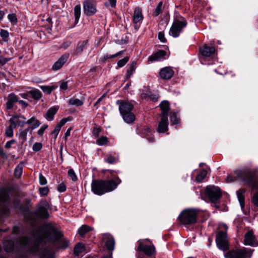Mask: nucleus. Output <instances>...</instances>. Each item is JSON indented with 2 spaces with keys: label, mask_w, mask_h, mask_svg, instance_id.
Listing matches in <instances>:
<instances>
[{
  "label": "nucleus",
  "mask_w": 258,
  "mask_h": 258,
  "mask_svg": "<svg viewBox=\"0 0 258 258\" xmlns=\"http://www.w3.org/2000/svg\"><path fill=\"white\" fill-rule=\"evenodd\" d=\"M68 119L67 118H63L61 119L60 122L57 124V125L59 126L60 128L62 126L64 125V124L67 122Z\"/></svg>",
  "instance_id": "62"
},
{
  "label": "nucleus",
  "mask_w": 258,
  "mask_h": 258,
  "mask_svg": "<svg viewBox=\"0 0 258 258\" xmlns=\"http://www.w3.org/2000/svg\"><path fill=\"white\" fill-rule=\"evenodd\" d=\"M138 243L139 246L137 249V251H143L146 255L149 256H152L155 254L156 249L153 244L150 245L144 244L141 239L138 240Z\"/></svg>",
  "instance_id": "12"
},
{
  "label": "nucleus",
  "mask_w": 258,
  "mask_h": 258,
  "mask_svg": "<svg viewBox=\"0 0 258 258\" xmlns=\"http://www.w3.org/2000/svg\"><path fill=\"white\" fill-rule=\"evenodd\" d=\"M168 117L161 116L160 121L159 122L157 132L159 133H164L168 131Z\"/></svg>",
  "instance_id": "20"
},
{
  "label": "nucleus",
  "mask_w": 258,
  "mask_h": 258,
  "mask_svg": "<svg viewBox=\"0 0 258 258\" xmlns=\"http://www.w3.org/2000/svg\"><path fill=\"white\" fill-rule=\"evenodd\" d=\"M129 57L127 56L124 57L123 58L119 60L117 62V66L118 67L121 68L123 67L128 61Z\"/></svg>",
  "instance_id": "45"
},
{
  "label": "nucleus",
  "mask_w": 258,
  "mask_h": 258,
  "mask_svg": "<svg viewBox=\"0 0 258 258\" xmlns=\"http://www.w3.org/2000/svg\"><path fill=\"white\" fill-rule=\"evenodd\" d=\"M85 250L84 244L79 243L74 248V252L75 255L79 256Z\"/></svg>",
  "instance_id": "31"
},
{
  "label": "nucleus",
  "mask_w": 258,
  "mask_h": 258,
  "mask_svg": "<svg viewBox=\"0 0 258 258\" xmlns=\"http://www.w3.org/2000/svg\"><path fill=\"white\" fill-rule=\"evenodd\" d=\"M216 49L214 47H210L204 45L200 48V52L204 57H208L212 56L215 53Z\"/></svg>",
  "instance_id": "18"
},
{
  "label": "nucleus",
  "mask_w": 258,
  "mask_h": 258,
  "mask_svg": "<svg viewBox=\"0 0 258 258\" xmlns=\"http://www.w3.org/2000/svg\"><path fill=\"white\" fill-rule=\"evenodd\" d=\"M235 176L228 175L226 178L227 182H231L236 179L246 182L248 186L252 189L258 188V171L245 168L242 170L236 169L234 171Z\"/></svg>",
  "instance_id": "2"
},
{
  "label": "nucleus",
  "mask_w": 258,
  "mask_h": 258,
  "mask_svg": "<svg viewBox=\"0 0 258 258\" xmlns=\"http://www.w3.org/2000/svg\"><path fill=\"white\" fill-rule=\"evenodd\" d=\"M88 42L87 40L80 41L79 42L75 51V54L78 55L81 54L86 48L88 44Z\"/></svg>",
  "instance_id": "27"
},
{
  "label": "nucleus",
  "mask_w": 258,
  "mask_h": 258,
  "mask_svg": "<svg viewBox=\"0 0 258 258\" xmlns=\"http://www.w3.org/2000/svg\"><path fill=\"white\" fill-rule=\"evenodd\" d=\"M60 88L62 90H66L68 89V82H62L60 85Z\"/></svg>",
  "instance_id": "60"
},
{
  "label": "nucleus",
  "mask_w": 258,
  "mask_h": 258,
  "mask_svg": "<svg viewBox=\"0 0 258 258\" xmlns=\"http://www.w3.org/2000/svg\"><path fill=\"white\" fill-rule=\"evenodd\" d=\"M245 192V190L243 188L239 189L237 191L236 194L237 198L239 202L240 206L242 208H244V194Z\"/></svg>",
  "instance_id": "28"
},
{
  "label": "nucleus",
  "mask_w": 258,
  "mask_h": 258,
  "mask_svg": "<svg viewBox=\"0 0 258 258\" xmlns=\"http://www.w3.org/2000/svg\"><path fill=\"white\" fill-rule=\"evenodd\" d=\"M102 240L108 250L114 249L115 240L112 235L109 233H104L102 235Z\"/></svg>",
  "instance_id": "15"
},
{
  "label": "nucleus",
  "mask_w": 258,
  "mask_h": 258,
  "mask_svg": "<svg viewBox=\"0 0 258 258\" xmlns=\"http://www.w3.org/2000/svg\"><path fill=\"white\" fill-rule=\"evenodd\" d=\"M244 244L251 246H258V241L252 230L248 231L245 234Z\"/></svg>",
  "instance_id": "14"
},
{
  "label": "nucleus",
  "mask_w": 258,
  "mask_h": 258,
  "mask_svg": "<svg viewBox=\"0 0 258 258\" xmlns=\"http://www.w3.org/2000/svg\"><path fill=\"white\" fill-rule=\"evenodd\" d=\"M112 55H108V54H105L103 56V57L102 58V60L103 61H105L108 58H113V57H112Z\"/></svg>",
  "instance_id": "63"
},
{
  "label": "nucleus",
  "mask_w": 258,
  "mask_h": 258,
  "mask_svg": "<svg viewBox=\"0 0 258 258\" xmlns=\"http://www.w3.org/2000/svg\"><path fill=\"white\" fill-rule=\"evenodd\" d=\"M166 52L164 50H159L154 54H153L148 58L150 61H160L165 58Z\"/></svg>",
  "instance_id": "22"
},
{
  "label": "nucleus",
  "mask_w": 258,
  "mask_h": 258,
  "mask_svg": "<svg viewBox=\"0 0 258 258\" xmlns=\"http://www.w3.org/2000/svg\"><path fill=\"white\" fill-rule=\"evenodd\" d=\"M57 88V86L56 85H52L51 86H41V89L44 92L46 93L47 94H50L52 91L55 90Z\"/></svg>",
  "instance_id": "33"
},
{
  "label": "nucleus",
  "mask_w": 258,
  "mask_h": 258,
  "mask_svg": "<svg viewBox=\"0 0 258 258\" xmlns=\"http://www.w3.org/2000/svg\"><path fill=\"white\" fill-rule=\"evenodd\" d=\"M207 171L206 170H202L197 176L196 180L198 182H201L206 177Z\"/></svg>",
  "instance_id": "39"
},
{
  "label": "nucleus",
  "mask_w": 258,
  "mask_h": 258,
  "mask_svg": "<svg viewBox=\"0 0 258 258\" xmlns=\"http://www.w3.org/2000/svg\"><path fill=\"white\" fill-rule=\"evenodd\" d=\"M42 148V144L40 143H35L33 146V150L36 152L39 151Z\"/></svg>",
  "instance_id": "49"
},
{
  "label": "nucleus",
  "mask_w": 258,
  "mask_h": 258,
  "mask_svg": "<svg viewBox=\"0 0 258 258\" xmlns=\"http://www.w3.org/2000/svg\"><path fill=\"white\" fill-rule=\"evenodd\" d=\"M163 3L162 2H160L156 7L155 11L154 13V15L155 16H158L161 12V9L162 7Z\"/></svg>",
  "instance_id": "47"
},
{
  "label": "nucleus",
  "mask_w": 258,
  "mask_h": 258,
  "mask_svg": "<svg viewBox=\"0 0 258 258\" xmlns=\"http://www.w3.org/2000/svg\"><path fill=\"white\" fill-rule=\"evenodd\" d=\"M205 193L208 196L210 200L212 202H216L221 197V191L220 189L215 186H208L205 189Z\"/></svg>",
  "instance_id": "10"
},
{
  "label": "nucleus",
  "mask_w": 258,
  "mask_h": 258,
  "mask_svg": "<svg viewBox=\"0 0 258 258\" xmlns=\"http://www.w3.org/2000/svg\"><path fill=\"white\" fill-rule=\"evenodd\" d=\"M26 123L28 124H33L32 126V129L36 128L40 125V122L37 119H35L34 117H32L28 120Z\"/></svg>",
  "instance_id": "35"
},
{
  "label": "nucleus",
  "mask_w": 258,
  "mask_h": 258,
  "mask_svg": "<svg viewBox=\"0 0 258 258\" xmlns=\"http://www.w3.org/2000/svg\"><path fill=\"white\" fill-rule=\"evenodd\" d=\"M49 208L48 203L46 201L41 202L38 205L37 209L35 212V215L39 218L47 219L49 214L48 209Z\"/></svg>",
  "instance_id": "11"
},
{
  "label": "nucleus",
  "mask_w": 258,
  "mask_h": 258,
  "mask_svg": "<svg viewBox=\"0 0 258 258\" xmlns=\"http://www.w3.org/2000/svg\"><path fill=\"white\" fill-rule=\"evenodd\" d=\"M74 15L76 21L78 22L81 16V6L76 5L74 8Z\"/></svg>",
  "instance_id": "38"
},
{
  "label": "nucleus",
  "mask_w": 258,
  "mask_h": 258,
  "mask_svg": "<svg viewBox=\"0 0 258 258\" xmlns=\"http://www.w3.org/2000/svg\"><path fill=\"white\" fill-rule=\"evenodd\" d=\"M48 127V125H42L40 128V129L37 131V134L39 136H42L45 130Z\"/></svg>",
  "instance_id": "57"
},
{
  "label": "nucleus",
  "mask_w": 258,
  "mask_h": 258,
  "mask_svg": "<svg viewBox=\"0 0 258 258\" xmlns=\"http://www.w3.org/2000/svg\"><path fill=\"white\" fill-rule=\"evenodd\" d=\"M187 25V22L184 18L181 20H175L170 28L169 34L174 37H178L182 32L183 28Z\"/></svg>",
  "instance_id": "6"
},
{
  "label": "nucleus",
  "mask_w": 258,
  "mask_h": 258,
  "mask_svg": "<svg viewBox=\"0 0 258 258\" xmlns=\"http://www.w3.org/2000/svg\"><path fill=\"white\" fill-rule=\"evenodd\" d=\"M69 57V53H65L61 55L60 57L52 66V69L53 71H57L61 69L63 65L67 61Z\"/></svg>",
  "instance_id": "17"
},
{
  "label": "nucleus",
  "mask_w": 258,
  "mask_h": 258,
  "mask_svg": "<svg viewBox=\"0 0 258 258\" xmlns=\"http://www.w3.org/2000/svg\"><path fill=\"white\" fill-rule=\"evenodd\" d=\"M216 242L219 249L224 251L228 250L229 248V240L226 232H219L216 235Z\"/></svg>",
  "instance_id": "8"
},
{
  "label": "nucleus",
  "mask_w": 258,
  "mask_h": 258,
  "mask_svg": "<svg viewBox=\"0 0 258 258\" xmlns=\"http://www.w3.org/2000/svg\"><path fill=\"white\" fill-rule=\"evenodd\" d=\"M8 18L11 23L13 25H16L17 23V18L16 14L13 13L9 14Z\"/></svg>",
  "instance_id": "42"
},
{
  "label": "nucleus",
  "mask_w": 258,
  "mask_h": 258,
  "mask_svg": "<svg viewBox=\"0 0 258 258\" xmlns=\"http://www.w3.org/2000/svg\"><path fill=\"white\" fill-rule=\"evenodd\" d=\"M117 0H108V3H105L104 5L106 7L111 6L112 8H115L116 7Z\"/></svg>",
  "instance_id": "53"
},
{
  "label": "nucleus",
  "mask_w": 258,
  "mask_h": 258,
  "mask_svg": "<svg viewBox=\"0 0 258 258\" xmlns=\"http://www.w3.org/2000/svg\"><path fill=\"white\" fill-rule=\"evenodd\" d=\"M15 142V141L14 140H11V141H8L6 143V148H11V145L12 144H13Z\"/></svg>",
  "instance_id": "64"
},
{
  "label": "nucleus",
  "mask_w": 258,
  "mask_h": 258,
  "mask_svg": "<svg viewBox=\"0 0 258 258\" xmlns=\"http://www.w3.org/2000/svg\"><path fill=\"white\" fill-rule=\"evenodd\" d=\"M119 110L123 120L127 123H131L135 120V115L132 112L134 106L131 102L124 100H117Z\"/></svg>",
  "instance_id": "4"
},
{
  "label": "nucleus",
  "mask_w": 258,
  "mask_h": 258,
  "mask_svg": "<svg viewBox=\"0 0 258 258\" xmlns=\"http://www.w3.org/2000/svg\"><path fill=\"white\" fill-rule=\"evenodd\" d=\"M121 182V180L118 177H115L114 180H93L91 190L94 194L101 196L105 193L114 190Z\"/></svg>",
  "instance_id": "3"
},
{
  "label": "nucleus",
  "mask_w": 258,
  "mask_h": 258,
  "mask_svg": "<svg viewBox=\"0 0 258 258\" xmlns=\"http://www.w3.org/2000/svg\"><path fill=\"white\" fill-rule=\"evenodd\" d=\"M57 190L60 192H63L66 190V186L63 183H61L58 185Z\"/></svg>",
  "instance_id": "58"
},
{
  "label": "nucleus",
  "mask_w": 258,
  "mask_h": 258,
  "mask_svg": "<svg viewBox=\"0 0 258 258\" xmlns=\"http://www.w3.org/2000/svg\"><path fill=\"white\" fill-rule=\"evenodd\" d=\"M170 121L171 124H175L178 123V119L177 117V115L175 112H172L171 113Z\"/></svg>",
  "instance_id": "44"
},
{
  "label": "nucleus",
  "mask_w": 258,
  "mask_h": 258,
  "mask_svg": "<svg viewBox=\"0 0 258 258\" xmlns=\"http://www.w3.org/2000/svg\"><path fill=\"white\" fill-rule=\"evenodd\" d=\"M115 156L109 153L107 154L104 159V161L108 164H113L117 163L119 160V156L116 153H114Z\"/></svg>",
  "instance_id": "25"
},
{
  "label": "nucleus",
  "mask_w": 258,
  "mask_h": 258,
  "mask_svg": "<svg viewBox=\"0 0 258 258\" xmlns=\"http://www.w3.org/2000/svg\"><path fill=\"white\" fill-rule=\"evenodd\" d=\"M14 126L11 123L10 125L6 129L5 134L7 137H12L13 136V128Z\"/></svg>",
  "instance_id": "41"
},
{
  "label": "nucleus",
  "mask_w": 258,
  "mask_h": 258,
  "mask_svg": "<svg viewBox=\"0 0 258 258\" xmlns=\"http://www.w3.org/2000/svg\"><path fill=\"white\" fill-rule=\"evenodd\" d=\"M143 19L141 9L137 7L135 9L133 16V21L137 24L141 21Z\"/></svg>",
  "instance_id": "24"
},
{
  "label": "nucleus",
  "mask_w": 258,
  "mask_h": 258,
  "mask_svg": "<svg viewBox=\"0 0 258 258\" xmlns=\"http://www.w3.org/2000/svg\"><path fill=\"white\" fill-rule=\"evenodd\" d=\"M71 44V42L70 41H67L64 42L62 45H61V47L63 49H67L68 47H69Z\"/></svg>",
  "instance_id": "61"
},
{
  "label": "nucleus",
  "mask_w": 258,
  "mask_h": 258,
  "mask_svg": "<svg viewBox=\"0 0 258 258\" xmlns=\"http://www.w3.org/2000/svg\"><path fill=\"white\" fill-rule=\"evenodd\" d=\"M160 106L162 110L161 116L168 117V112L170 109L169 102L167 101H163L160 103Z\"/></svg>",
  "instance_id": "26"
},
{
  "label": "nucleus",
  "mask_w": 258,
  "mask_h": 258,
  "mask_svg": "<svg viewBox=\"0 0 258 258\" xmlns=\"http://www.w3.org/2000/svg\"><path fill=\"white\" fill-rule=\"evenodd\" d=\"M49 189L47 187H40L39 188L40 194L41 196H45L47 195Z\"/></svg>",
  "instance_id": "51"
},
{
  "label": "nucleus",
  "mask_w": 258,
  "mask_h": 258,
  "mask_svg": "<svg viewBox=\"0 0 258 258\" xmlns=\"http://www.w3.org/2000/svg\"><path fill=\"white\" fill-rule=\"evenodd\" d=\"M251 252L245 249L231 250L224 254L225 258H250Z\"/></svg>",
  "instance_id": "9"
},
{
  "label": "nucleus",
  "mask_w": 258,
  "mask_h": 258,
  "mask_svg": "<svg viewBox=\"0 0 258 258\" xmlns=\"http://www.w3.org/2000/svg\"><path fill=\"white\" fill-rule=\"evenodd\" d=\"M84 13L88 16L95 15L97 12L96 4L89 0H85L83 2Z\"/></svg>",
  "instance_id": "13"
},
{
  "label": "nucleus",
  "mask_w": 258,
  "mask_h": 258,
  "mask_svg": "<svg viewBox=\"0 0 258 258\" xmlns=\"http://www.w3.org/2000/svg\"><path fill=\"white\" fill-rule=\"evenodd\" d=\"M174 75L173 70L170 67H165L162 69L160 72L161 78L164 80L171 79Z\"/></svg>",
  "instance_id": "21"
},
{
  "label": "nucleus",
  "mask_w": 258,
  "mask_h": 258,
  "mask_svg": "<svg viewBox=\"0 0 258 258\" xmlns=\"http://www.w3.org/2000/svg\"><path fill=\"white\" fill-rule=\"evenodd\" d=\"M58 108L56 107H52L49 108L45 115V117L48 120H52L54 115L56 114Z\"/></svg>",
  "instance_id": "29"
},
{
  "label": "nucleus",
  "mask_w": 258,
  "mask_h": 258,
  "mask_svg": "<svg viewBox=\"0 0 258 258\" xmlns=\"http://www.w3.org/2000/svg\"><path fill=\"white\" fill-rule=\"evenodd\" d=\"M28 93L36 100H39L42 96L41 92L38 89L30 90Z\"/></svg>",
  "instance_id": "32"
},
{
  "label": "nucleus",
  "mask_w": 258,
  "mask_h": 258,
  "mask_svg": "<svg viewBox=\"0 0 258 258\" xmlns=\"http://www.w3.org/2000/svg\"><path fill=\"white\" fill-rule=\"evenodd\" d=\"M69 104L71 105L79 106L83 104V102L79 99L72 98L69 100Z\"/></svg>",
  "instance_id": "37"
},
{
  "label": "nucleus",
  "mask_w": 258,
  "mask_h": 258,
  "mask_svg": "<svg viewBox=\"0 0 258 258\" xmlns=\"http://www.w3.org/2000/svg\"><path fill=\"white\" fill-rule=\"evenodd\" d=\"M252 202L255 206L258 207V192L254 194L252 197Z\"/></svg>",
  "instance_id": "54"
},
{
  "label": "nucleus",
  "mask_w": 258,
  "mask_h": 258,
  "mask_svg": "<svg viewBox=\"0 0 258 258\" xmlns=\"http://www.w3.org/2000/svg\"><path fill=\"white\" fill-rule=\"evenodd\" d=\"M101 130V128L100 126L97 125L94 126L92 131V134L93 136H94L96 138H98L99 137Z\"/></svg>",
  "instance_id": "46"
},
{
  "label": "nucleus",
  "mask_w": 258,
  "mask_h": 258,
  "mask_svg": "<svg viewBox=\"0 0 258 258\" xmlns=\"http://www.w3.org/2000/svg\"><path fill=\"white\" fill-rule=\"evenodd\" d=\"M0 35L4 41H7L8 40L9 34L7 30L3 29L1 30L0 32Z\"/></svg>",
  "instance_id": "43"
},
{
  "label": "nucleus",
  "mask_w": 258,
  "mask_h": 258,
  "mask_svg": "<svg viewBox=\"0 0 258 258\" xmlns=\"http://www.w3.org/2000/svg\"><path fill=\"white\" fill-rule=\"evenodd\" d=\"M32 238L23 236L20 237L15 244L12 240H6L3 242L4 250L9 252L14 248L25 249L29 253L38 254L40 258H54L51 247L55 242L63 240L62 234L53 226L46 225L34 230Z\"/></svg>",
  "instance_id": "1"
},
{
  "label": "nucleus",
  "mask_w": 258,
  "mask_h": 258,
  "mask_svg": "<svg viewBox=\"0 0 258 258\" xmlns=\"http://www.w3.org/2000/svg\"><path fill=\"white\" fill-rule=\"evenodd\" d=\"M91 228L88 225H84L79 229V233L81 236H83L87 232L90 231Z\"/></svg>",
  "instance_id": "36"
},
{
  "label": "nucleus",
  "mask_w": 258,
  "mask_h": 258,
  "mask_svg": "<svg viewBox=\"0 0 258 258\" xmlns=\"http://www.w3.org/2000/svg\"><path fill=\"white\" fill-rule=\"evenodd\" d=\"M136 62L135 61H132L128 65V69L127 70V75L128 76H131L136 69Z\"/></svg>",
  "instance_id": "34"
},
{
  "label": "nucleus",
  "mask_w": 258,
  "mask_h": 258,
  "mask_svg": "<svg viewBox=\"0 0 258 258\" xmlns=\"http://www.w3.org/2000/svg\"><path fill=\"white\" fill-rule=\"evenodd\" d=\"M22 173V168L17 166L15 170V175L16 177L19 178Z\"/></svg>",
  "instance_id": "52"
},
{
  "label": "nucleus",
  "mask_w": 258,
  "mask_h": 258,
  "mask_svg": "<svg viewBox=\"0 0 258 258\" xmlns=\"http://www.w3.org/2000/svg\"><path fill=\"white\" fill-rule=\"evenodd\" d=\"M108 142V138L104 136H102L97 139L96 141L97 144L99 146H103L107 145Z\"/></svg>",
  "instance_id": "40"
},
{
  "label": "nucleus",
  "mask_w": 258,
  "mask_h": 258,
  "mask_svg": "<svg viewBox=\"0 0 258 258\" xmlns=\"http://www.w3.org/2000/svg\"><path fill=\"white\" fill-rule=\"evenodd\" d=\"M10 199L6 191L0 190V216L9 212Z\"/></svg>",
  "instance_id": "7"
},
{
  "label": "nucleus",
  "mask_w": 258,
  "mask_h": 258,
  "mask_svg": "<svg viewBox=\"0 0 258 258\" xmlns=\"http://www.w3.org/2000/svg\"><path fill=\"white\" fill-rule=\"evenodd\" d=\"M10 60V58H6V57H4L3 56H0V65L1 66L5 65Z\"/></svg>",
  "instance_id": "56"
},
{
  "label": "nucleus",
  "mask_w": 258,
  "mask_h": 258,
  "mask_svg": "<svg viewBox=\"0 0 258 258\" xmlns=\"http://www.w3.org/2000/svg\"><path fill=\"white\" fill-rule=\"evenodd\" d=\"M26 118L23 116H14L12 117L9 122L10 123L14 126V128H16L17 125L20 126H23L26 122H25Z\"/></svg>",
  "instance_id": "16"
},
{
  "label": "nucleus",
  "mask_w": 258,
  "mask_h": 258,
  "mask_svg": "<svg viewBox=\"0 0 258 258\" xmlns=\"http://www.w3.org/2000/svg\"><path fill=\"white\" fill-rule=\"evenodd\" d=\"M60 127H59V126H58V125H56L54 130L51 133V135L52 136H53L54 137V138L55 139H56L57 136H58V134L59 132V131H60Z\"/></svg>",
  "instance_id": "50"
},
{
  "label": "nucleus",
  "mask_w": 258,
  "mask_h": 258,
  "mask_svg": "<svg viewBox=\"0 0 258 258\" xmlns=\"http://www.w3.org/2000/svg\"><path fill=\"white\" fill-rule=\"evenodd\" d=\"M18 101V97L14 93L10 94L7 97V108L12 109L14 104Z\"/></svg>",
  "instance_id": "23"
},
{
  "label": "nucleus",
  "mask_w": 258,
  "mask_h": 258,
  "mask_svg": "<svg viewBox=\"0 0 258 258\" xmlns=\"http://www.w3.org/2000/svg\"><path fill=\"white\" fill-rule=\"evenodd\" d=\"M30 130V127H28L25 130H21L19 131L18 134L19 140L22 144H23L27 140V134Z\"/></svg>",
  "instance_id": "30"
},
{
  "label": "nucleus",
  "mask_w": 258,
  "mask_h": 258,
  "mask_svg": "<svg viewBox=\"0 0 258 258\" xmlns=\"http://www.w3.org/2000/svg\"><path fill=\"white\" fill-rule=\"evenodd\" d=\"M198 211L194 209L183 210L178 216V220L184 225H191L197 222Z\"/></svg>",
  "instance_id": "5"
},
{
  "label": "nucleus",
  "mask_w": 258,
  "mask_h": 258,
  "mask_svg": "<svg viewBox=\"0 0 258 258\" xmlns=\"http://www.w3.org/2000/svg\"><path fill=\"white\" fill-rule=\"evenodd\" d=\"M139 131L141 135L143 137L146 138L149 142L152 143L155 141L154 138L151 137L152 131L148 126H144L139 129Z\"/></svg>",
  "instance_id": "19"
},
{
  "label": "nucleus",
  "mask_w": 258,
  "mask_h": 258,
  "mask_svg": "<svg viewBox=\"0 0 258 258\" xmlns=\"http://www.w3.org/2000/svg\"><path fill=\"white\" fill-rule=\"evenodd\" d=\"M39 182L41 185H45L47 183L45 177L42 174H39Z\"/></svg>",
  "instance_id": "55"
},
{
  "label": "nucleus",
  "mask_w": 258,
  "mask_h": 258,
  "mask_svg": "<svg viewBox=\"0 0 258 258\" xmlns=\"http://www.w3.org/2000/svg\"><path fill=\"white\" fill-rule=\"evenodd\" d=\"M68 175L71 178L72 180L75 181L77 180V177L73 169H70L68 171Z\"/></svg>",
  "instance_id": "48"
},
{
  "label": "nucleus",
  "mask_w": 258,
  "mask_h": 258,
  "mask_svg": "<svg viewBox=\"0 0 258 258\" xmlns=\"http://www.w3.org/2000/svg\"><path fill=\"white\" fill-rule=\"evenodd\" d=\"M158 38L162 42H165L166 41L164 34L162 32H160L158 33Z\"/></svg>",
  "instance_id": "59"
}]
</instances>
